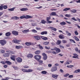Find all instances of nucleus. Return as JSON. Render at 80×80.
Returning a JSON list of instances; mask_svg holds the SVG:
<instances>
[{
    "instance_id": "obj_30",
    "label": "nucleus",
    "mask_w": 80,
    "mask_h": 80,
    "mask_svg": "<svg viewBox=\"0 0 80 80\" xmlns=\"http://www.w3.org/2000/svg\"><path fill=\"white\" fill-rule=\"evenodd\" d=\"M15 8V7H13L11 8L8 9V11H14V10Z\"/></svg>"
},
{
    "instance_id": "obj_29",
    "label": "nucleus",
    "mask_w": 80,
    "mask_h": 80,
    "mask_svg": "<svg viewBox=\"0 0 80 80\" xmlns=\"http://www.w3.org/2000/svg\"><path fill=\"white\" fill-rule=\"evenodd\" d=\"M56 51L58 53L60 52V49L59 48H56Z\"/></svg>"
},
{
    "instance_id": "obj_28",
    "label": "nucleus",
    "mask_w": 80,
    "mask_h": 80,
    "mask_svg": "<svg viewBox=\"0 0 80 80\" xmlns=\"http://www.w3.org/2000/svg\"><path fill=\"white\" fill-rule=\"evenodd\" d=\"M47 31H44V32H42L41 33V35H44L45 34V35L47 34Z\"/></svg>"
},
{
    "instance_id": "obj_56",
    "label": "nucleus",
    "mask_w": 80,
    "mask_h": 80,
    "mask_svg": "<svg viewBox=\"0 0 80 80\" xmlns=\"http://www.w3.org/2000/svg\"><path fill=\"white\" fill-rule=\"evenodd\" d=\"M3 6L1 5L0 6V10H3Z\"/></svg>"
},
{
    "instance_id": "obj_38",
    "label": "nucleus",
    "mask_w": 80,
    "mask_h": 80,
    "mask_svg": "<svg viewBox=\"0 0 80 80\" xmlns=\"http://www.w3.org/2000/svg\"><path fill=\"white\" fill-rule=\"evenodd\" d=\"M60 24L61 25H65L66 24V23L64 22H63L60 23Z\"/></svg>"
},
{
    "instance_id": "obj_49",
    "label": "nucleus",
    "mask_w": 80,
    "mask_h": 80,
    "mask_svg": "<svg viewBox=\"0 0 80 80\" xmlns=\"http://www.w3.org/2000/svg\"><path fill=\"white\" fill-rule=\"evenodd\" d=\"M74 33L75 35H78V33L77 32V31H75L74 32Z\"/></svg>"
},
{
    "instance_id": "obj_19",
    "label": "nucleus",
    "mask_w": 80,
    "mask_h": 80,
    "mask_svg": "<svg viewBox=\"0 0 80 80\" xmlns=\"http://www.w3.org/2000/svg\"><path fill=\"white\" fill-rule=\"evenodd\" d=\"M66 33L68 37H70V36L72 35V34H71L70 33H69L68 31H66Z\"/></svg>"
},
{
    "instance_id": "obj_23",
    "label": "nucleus",
    "mask_w": 80,
    "mask_h": 80,
    "mask_svg": "<svg viewBox=\"0 0 80 80\" xmlns=\"http://www.w3.org/2000/svg\"><path fill=\"white\" fill-rule=\"evenodd\" d=\"M25 45H27V46H30V45H32V43L31 42H27L25 43Z\"/></svg>"
},
{
    "instance_id": "obj_3",
    "label": "nucleus",
    "mask_w": 80,
    "mask_h": 80,
    "mask_svg": "<svg viewBox=\"0 0 80 80\" xmlns=\"http://www.w3.org/2000/svg\"><path fill=\"white\" fill-rule=\"evenodd\" d=\"M34 58L36 60L38 61L39 60L41 59V56L39 55H36L34 56Z\"/></svg>"
},
{
    "instance_id": "obj_54",
    "label": "nucleus",
    "mask_w": 80,
    "mask_h": 80,
    "mask_svg": "<svg viewBox=\"0 0 80 80\" xmlns=\"http://www.w3.org/2000/svg\"><path fill=\"white\" fill-rule=\"evenodd\" d=\"M75 39L76 40V41H79V39L76 37H74Z\"/></svg>"
},
{
    "instance_id": "obj_12",
    "label": "nucleus",
    "mask_w": 80,
    "mask_h": 80,
    "mask_svg": "<svg viewBox=\"0 0 80 80\" xmlns=\"http://www.w3.org/2000/svg\"><path fill=\"white\" fill-rule=\"evenodd\" d=\"M24 18H33L32 16H29V15H27L26 16H24Z\"/></svg>"
},
{
    "instance_id": "obj_50",
    "label": "nucleus",
    "mask_w": 80,
    "mask_h": 80,
    "mask_svg": "<svg viewBox=\"0 0 80 80\" xmlns=\"http://www.w3.org/2000/svg\"><path fill=\"white\" fill-rule=\"evenodd\" d=\"M73 77V75H70L68 76V78H72Z\"/></svg>"
},
{
    "instance_id": "obj_61",
    "label": "nucleus",
    "mask_w": 80,
    "mask_h": 80,
    "mask_svg": "<svg viewBox=\"0 0 80 80\" xmlns=\"http://www.w3.org/2000/svg\"><path fill=\"white\" fill-rule=\"evenodd\" d=\"M69 64H70V63L67 62H66L65 63H64V65H69Z\"/></svg>"
},
{
    "instance_id": "obj_26",
    "label": "nucleus",
    "mask_w": 80,
    "mask_h": 80,
    "mask_svg": "<svg viewBox=\"0 0 80 80\" xmlns=\"http://www.w3.org/2000/svg\"><path fill=\"white\" fill-rule=\"evenodd\" d=\"M43 44L44 45H48L49 44V42H44L43 43Z\"/></svg>"
},
{
    "instance_id": "obj_13",
    "label": "nucleus",
    "mask_w": 80,
    "mask_h": 80,
    "mask_svg": "<svg viewBox=\"0 0 80 80\" xmlns=\"http://www.w3.org/2000/svg\"><path fill=\"white\" fill-rule=\"evenodd\" d=\"M11 19H13V20H18V19H19V17L14 16V17H12L11 18Z\"/></svg>"
},
{
    "instance_id": "obj_52",
    "label": "nucleus",
    "mask_w": 80,
    "mask_h": 80,
    "mask_svg": "<svg viewBox=\"0 0 80 80\" xmlns=\"http://www.w3.org/2000/svg\"><path fill=\"white\" fill-rule=\"evenodd\" d=\"M41 23L43 24L45 23H46V21L44 20H42L41 21Z\"/></svg>"
},
{
    "instance_id": "obj_27",
    "label": "nucleus",
    "mask_w": 80,
    "mask_h": 80,
    "mask_svg": "<svg viewBox=\"0 0 80 80\" xmlns=\"http://www.w3.org/2000/svg\"><path fill=\"white\" fill-rule=\"evenodd\" d=\"M11 34L10 33V32H8L6 33L5 35L6 36H7V37H9V36Z\"/></svg>"
},
{
    "instance_id": "obj_7",
    "label": "nucleus",
    "mask_w": 80,
    "mask_h": 80,
    "mask_svg": "<svg viewBox=\"0 0 80 80\" xmlns=\"http://www.w3.org/2000/svg\"><path fill=\"white\" fill-rule=\"evenodd\" d=\"M73 55L74 56L72 57L73 58H77V59H78L79 58L78 57V55L75 53L73 54Z\"/></svg>"
},
{
    "instance_id": "obj_18",
    "label": "nucleus",
    "mask_w": 80,
    "mask_h": 80,
    "mask_svg": "<svg viewBox=\"0 0 80 80\" xmlns=\"http://www.w3.org/2000/svg\"><path fill=\"white\" fill-rule=\"evenodd\" d=\"M59 38H60L61 39H63V38H65L64 37V36H63L62 34H60L59 35Z\"/></svg>"
},
{
    "instance_id": "obj_47",
    "label": "nucleus",
    "mask_w": 80,
    "mask_h": 80,
    "mask_svg": "<svg viewBox=\"0 0 80 80\" xmlns=\"http://www.w3.org/2000/svg\"><path fill=\"white\" fill-rule=\"evenodd\" d=\"M38 47H39V48H40V49H43V47H42V46H41V45L40 44H39L38 45Z\"/></svg>"
},
{
    "instance_id": "obj_53",
    "label": "nucleus",
    "mask_w": 80,
    "mask_h": 80,
    "mask_svg": "<svg viewBox=\"0 0 80 80\" xmlns=\"http://www.w3.org/2000/svg\"><path fill=\"white\" fill-rule=\"evenodd\" d=\"M45 48L46 49H47L48 50H49V49H50V47H47V46H45Z\"/></svg>"
},
{
    "instance_id": "obj_62",
    "label": "nucleus",
    "mask_w": 80,
    "mask_h": 80,
    "mask_svg": "<svg viewBox=\"0 0 80 80\" xmlns=\"http://www.w3.org/2000/svg\"><path fill=\"white\" fill-rule=\"evenodd\" d=\"M72 20H74V21H77V20L76 19H75V18H71Z\"/></svg>"
},
{
    "instance_id": "obj_1",
    "label": "nucleus",
    "mask_w": 80,
    "mask_h": 80,
    "mask_svg": "<svg viewBox=\"0 0 80 80\" xmlns=\"http://www.w3.org/2000/svg\"><path fill=\"white\" fill-rule=\"evenodd\" d=\"M6 52H7V53H5L3 54V57H8L10 55H12V54H14V52L11 51H6Z\"/></svg>"
},
{
    "instance_id": "obj_5",
    "label": "nucleus",
    "mask_w": 80,
    "mask_h": 80,
    "mask_svg": "<svg viewBox=\"0 0 80 80\" xmlns=\"http://www.w3.org/2000/svg\"><path fill=\"white\" fill-rule=\"evenodd\" d=\"M52 78H53L55 79H57L58 77V75L56 74H52Z\"/></svg>"
},
{
    "instance_id": "obj_36",
    "label": "nucleus",
    "mask_w": 80,
    "mask_h": 80,
    "mask_svg": "<svg viewBox=\"0 0 80 80\" xmlns=\"http://www.w3.org/2000/svg\"><path fill=\"white\" fill-rule=\"evenodd\" d=\"M6 63H7L8 65H12V62H10L9 61H6Z\"/></svg>"
},
{
    "instance_id": "obj_11",
    "label": "nucleus",
    "mask_w": 80,
    "mask_h": 80,
    "mask_svg": "<svg viewBox=\"0 0 80 80\" xmlns=\"http://www.w3.org/2000/svg\"><path fill=\"white\" fill-rule=\"evenodd\" d=\"M57 70V67H55L54 68L52 67L51 68V71L52 72H55V71H56Z\"/></svg>"
},
{
    "instance_id": "obj_55",
    "label": "nucleus",
    "mask_w": 80,
    "mask_h": 80,
    "mask_svg": "<svg viewBox=\"0 0 80 80\" xmlns=\"http://www.w3.org/2000/svg\"><path fill=\"white\" fill-rule=\"evenodd\" d=\"M50 17H47V22L48 21H49V20H50Z\"/></svg>"
},
{
    "instance_id": "obj_22",
    "label": "nucleus",
    "mask_w": 80,
    "mask_h": 80,
    "mask_svg": "<svg viewBox=\"0 0 80 80\" xmlns=\"http://www.w3.org/2000/svg\"><path fill=\"white\" fill-rule=\"evenodd\" d=\"M21 11H26L27 10H28V8H23L20 9Z\"/></svg>"
},
{
    "instance_id": "obj_41",
    "label": "nucleus",
    "mask_w": 80,
    "mask_h": 80,
    "mask_svg": "<svg viewBox=\"0 0 80 80\" xmlns=\"http://www.w3.org/2000/svg\"><path fill=\"white\" fill-rule=\"evenodd\" d=\"M67 67L68 68H72V67H73V65H69V66H68V65L67 66Z\"/></svg>"
},
{
    "instance_id": "obj_17",
    "label": "nucleus",
    "mask_w": 80,
    "mask_h": 80,
    "mask_svg": "<svg viewBox=\"0 0 80 80\" xmlns=\"http://www.w3.org/2000/svg\"><path fill=\"white\" fill-rule=\"evenodd\" d=\"M12 42H14V43H17L18 42H20V41L17 39H14L12 40Z\"/></svg>"
},
{
    "instance_id": "obj_32",
    "label": "nucleus",
    "mask_w": 80,
    "mask_h": 80,
    "mask_svg": "<svg viewBox=\"0 0 80 80\" xmlns=\"http://www.w3.org/2000/svg\"><path fill=\"white\" fill-rule=\"evenodd\" d=\"M74 73H80V69H78V70H75L74 72Z\"/></svg>"
},
{
    "instance_id": "obj_24",
    "label": "nucleus",
    "mask_w": 80,
    "mask_h": 80,
    "mask_svg": "<svg viewBox=\"0 0 80 80\" xmlns=\"http://www.w3.org/2000/svg\"><path fill=\"white\" fill-rule=\"evenodd\" d=\"M41 37L42 39H43V40H47L48 39V38H47L44 36H41Z\"/></svg>"
},
{
    "instance_id": "obj_10",
    "label": "nucleus",
    "mask_w": 80,
    "mask_h": 80,
    "mask_svg": "<svg viewBox=\"0 0 80 80\" xmlns=\"http://www.w3.org/2000/svg\"><path fill=\"white\" fill-rule=\"evenodd\" d=\"M42 55L43 57V59L45 60H47V55L45 53H42Z\"/></svg>"
},
{
    "instance_id": "obj_35",
    "label": "nucleus",
    "mask_w": 80,
    "mask_h": 80,
    "mask_svg": "<svg viewBox=\"0 0 80 80\" xmlns=\"http://www.w3.org/2000/svg\"><path fill=\"white\" fill-rule=\"evenodd\" d=\"M40 52L39 50L37 51L36 52H35V54H36L37 55H38L39 54H40Z\"/></svg>"
},
{
    "instance_id": "obj_14",
    "label": "nucleus",
    "mask_w": 80,
    "mask_h": 80,
    "mask_svg": "<svg viewBox=\"0 0 80 80\" xmlns=\"http://www.w3.org/2000/svg\"><path fill=\"white\" fill-rule=\"evenodd\" d=\"M27 57L29 58H31L33 57V54H29L27 56Z\"/></svg>"
},
{
    "instance_id": "obj_33",
    "label": "nucleus",
    "mask_w": 80,
    "mask_h": 80,
    "mask_svg": "<svg viewBox=\"0 0 80 80\" xmlns=\"http://www.w3.org/2000/svg\"><path fill=\"white\" fill-rule=\"evenodd\" d=\"M70 12H72V13H76L77 12V10L73 9L72 10H70Z\"/></svg>"
},
{
    "instance_id": "obj_31",
    "label": "nucleus",
    "mask_w": 80,
    "mask_h": 80,
    "mask_svg": "<svg viewBox=\"0 0 80 80\" xmlns=\"http://www.w3.org/2000/svg\"><path fill=\"white\" fill-rule=\"evenodd\" d=\"M70 10V8H64V9H63V11H68V10Z\"/></svg>"
},
{
    "instance_id": "obj_37",
    "label": "nucleus",
    "mask_w": 80,
    "mask_h": 80,
    "mask_svg": "<svg viewBox=\"0 0 80 80\" xmlns=\"http://www.w3.org/2000/svg\"><path fill=\"white\" fill-rule=\"evenodd\" d=\"M0 53H5V50L3 49L0 50Z\"/></svg>"
},
{
    "instance_id": "obj_2",
    "label": "nucleus",
    "mask_w": 80,
    "mask_h": 80,
    "mask_svg": "<svg viewBox=\"0 0 80 80\" xmlns=\"http://www.w3.org/2000/svg\"><path fill=\"white\" fill-rule=\"evenodd\" d=\"M0 43L1 45H5L7 43V41L4 39L0 40Z\"/></svg>"
},
{
    "instance_id": "obj_21",
    "label": "nucleus",
    "mask_w": 80,
    "mask_h": 80,
    "mask_svg": "<svg viewBox=\"0 0 80 80\" xmlns=\"http://www.w3.org/2000/svg\"><path fill=\"white\" fill-rule=\"evenodd\" d=\"M16 48L17 49H19L20 48H23V47H22V46H16Z\"/></svg>"
},
{
    "instance_id": "obj_40",
    "label": "nucleus",
    "mask_w": 80,
    "mask_h": 80,
    "mask_svg": "<svg viewBox=\"0 0 80 80\" xmlns=\"http://www.w3.org/2000/svg\"><path fill=\"white\" fill-rule=\"evenodd\" d=\"M56 43L57 45H60L61 43V41L58 40Z\"/></svg>"
},
{
    "instance_id": "obj_64",
    "label": "nucleus",
    "mask_w": 80,
    "mask_h": 80,
    "mask_svg": "<svg viewBox=\"0 0 80 80\" xmlns=\"http://www.w3.org/2000/svg\"><path fill=\"white\" fill-rule=\"evenodd\" d=\"M36 29L37 30H41V28H36Z\"/></svg>"
},
{
    "instance_id": "obj_63",
    "label": "nucleus",
    "mask_w": 80,
    "mask_h": 80,
    "mask_svg": "<svg viewBox=\"0 0 80 80\" xmlns=\"http://www.w3.org/2000/svg\"><path fill=\"white\" fill-rule=\"evenodd\" d=\"M1 63H2V64H3V65H4L5 63H6V61L5 62H4L3 61H1Z\"/></svg>"
},
{
    "instance_id": "obj_45",
    "label": "nucleus",
    "mask_w": 80,
    "mask_h": 80,
    "mask_svg": "<svg viewBox=\"0 0 80 80\" xmlns=\"http://www.w3.org/2000/svg\"><path fill=\"white\" fill-rule=\"evenodd\" d=\"M69 40L71 42H73V43H75V41H74L73 40L70 39Z\"/></svg>"
},
{
    "instance_id": "obj_34",
    "label": "nucleus",
    "mask_w": 80,
    "mask_h": 80,
    "mask_svg": "<svg viewBox=\"0 0 80 80\" xmlns=\"http://www.w3.org/2000/svg\"><path fill=\"white\" fill-rule=\"evenodd\" d=\"M33 72V70L31 69H28L27 70V72L30 73V72Z\"/></svg>"
},
{
    "instance_id": "obj_46",
    "label": "nucleus",
    "mask_w": 80,
    "mask_h": 80,
    "mask_svg": "<svg viewBox=\"0 0 80 80\" xmlns=\"http://www.w3.org/2000/svg\"><path fill=\"white\" fill-rule=\"evenodd\" d=\"M70 74L69 73H67L66 74L64 75L63 76L64 77H68V76Z\"/></svg>"
},
{
    "instance_id": "obj_39",
    "label": "nucleus",
    "mask_w": 80,
    "mask_h": 80,
    "mask_svg": "<svg viewBox=\"0 0 80 80\" xmlns=\"http://www.w3.org/2000/svg\"><path fill=\"white\" fill-rule=\"evenodd\" d=\"M65 17H71V15L70 14H66V15H65Z\"/></svg>"
},
{
    "instance_id": "obj_44",
    "label": "nucleus",
    "mask_w": 80,
    "mask_h": 80,
    "mask_svg": "<svg viewBox=\"0 0 80 80\" xmlns=\"http://www.w3.org/2000/svg\"><path fill=\"white\" fill-rule=\"evenodd\" d=\"M3 7V8H4V9H7V8H8V7H7V5H4Z\"/></svg>"
},
{
    "instance_id": "obj_6",
    "label": "nucleus",
    "mask_w": 80,
    "mask_h": 80,
    "mask_svg": "<svg viewBox=\"0 0 80 80\" xmlns=\"http://www.w3.org/2000/svg\"><path fill=\"white\" fill-rule=\"evenodd\" d=\"M17 61L19 63H21L22 62V59L18 57L16 58Z\"/></svg>"
},
{
    "instance_id": "obj_15",
    "label": "nucleus",
    "mask_w": 80,
    "mask_h": 80,
    "mask_svg": "<svg viewBox=\"0 0 80 80\" xmlns=\"http://www.w3.org/2000/svg\"><path fill=\"white\" fill-rule=\"evenodd\" d=\"M34 38H35V39H36V40H38L40 39V37L38 36H34Z\"/></svg>"
},
{
    "instance_id": "obj_57",
    "label": "nucleus",
    "mask_w": 80,
    "mask_h": 80,
    "mask_svg": "<svg viewBox=\"0 0 80 80\" xmlns=\"http://www.w3.org/2000/svg\"><path fill=\"white\" fill-rule=\"evenodd\" d=\"M60 47V48H64V46L63 45H60L59 46Z\"/></svg>"
},
{
    "instance_id": "obj_48",
    "label": "nucleus",
    "mask_w": 80,
    "mask_h": 80,
    "mask_svg": "<svg viewBox=\"0 0 80 80\" xmlns=\"http://www.w3.org/2000/svg\"><path fill=\"white\" fill-rule=\"evenodd\" d=\"M32 32H33L34 33H37V31H36V30L35 29H33L32 30Z\"/></svg>"
},
{
    "instance_id": "obj_60",
    "label": "nucleus",
    "mask_w": 80,
    "mask_h": 80,
    "mask_svg": "<svg viewBox=\"0 0 80 80\" xmlns=\"http://www.w3.org/2000/svg\"><path fill=\"white\" fill-rule=\"evenodd\" d=\"M13 68H14V70H18V68L17 67H13Z\"/></svg>"
},
{
    "instance_id": "obj_16",
    "label": "nucleus",
    "mask_w": 80,
    "mask_h": 80,
    "mask_svg": "<svg viewBox=\"0 0 80 80\" xmlns=\"http://www.w3.org/2000/svg\"><path fill=\"white\" fill-rule=\"evenodd\" d=\"M29 30H24L22 31V32L23 33H27L28 32H29Z\"/></svg>"
},
{
    "instance_id": "obj_25",
    "label": "nucleus",
    "mask_w": 80,
    "mask_h": 80,
    "mask_svg": "<svg viewBox=\"0 0 80 80\" xmlns=\"http://www.w3.org/2000/svg\"><path fill=\"white\" fill-rule=\"evenodd\" d=\"M38 61L39 62V65H42L43 64V61L42 60H38Z\"/></svg>"
},
{
    "instance_id": "obj_9",
    "label": "nucleus",
    "mask_w": 80,
    "mask_h": 80,
    "mask_svg": "<svg viewBox=\"0 0 80 80\" xmlns=\"http://www.w3.org/2000/svg\"><path fill=\"white\" fill-rule=\"evenodd\" d=\"M50 15H52V16H57L58 17V15L56 14V12H52L50 14Z\"/></svg>"
},
{
    "instance_id": "obj_43",
    "label": "nucleus",
    "mask_w": 80,
    "mask_h": 80,
    "mask_svg": "<svg viewBox=\"0 0 80 80\" xmlns=\"http://www.w3.org/2000/svg\"><path fill=\"white\" fill-rule=\"evenodd\" d=\"M42 73V74H46L47 73V72L46 71H42V72H41Z\"/></svg>"
},
{
    "instance_id": "obj_4",
    "label": "nucleus",
    "mask_w": 80,
    "mask_h": 80,
    "mask_svg": "<svg viewBox=\"0 0 80 80\" xmlns=\"http://www.w3.org/2000/svg\"><path fill=\"white\" fill-rule=\"evenodd\" d=\"M17 57V56L15 55H12L10 57V58L12 60H13V61H15V58Z\"/></svg>"
},
{
    "instance_id": "obj_59",
    "label": "nucleus",
    "mask_w": 80,
    "mask_h": 80,
    "mask_svg": "<svg viewBox=\"0 0 80 80\" xmlns=\"http://www.w3.org/2000/svg\"><path fill=\"white\" fill-rule=\"evenodd\" d=\"M23 67L24 68H29V67L27 66H23Z\"/></svg>"
},
{
    "instance_id": "obj_42",
    "label": "nucleus",
    "mask_w": 80,
    "mask_h": 80,
    "mask_svg": "<svg viewBox=\"0 0 80 80\" xmlns=\"http://www.w3.org/2000/svg\"><path fill=\"white\" fill-rule=\"evenodd\" d=\"M22 71L23 72H27V70L25 69H22Z\"/></svg>"
},
{
    "instance_id": "obj_8",
    "label": "nucleus",
    "mask_w": 80,
    "mask_h": 80,
    "mask_svg": "<svg viewBox=\"0 0 80 80\" xmlns=\"http://www.w3.org/2000/svg\"><path fill=\"white\" fill-rule=\"evenodd\" d=\"M12 33L14 35H18V32L17 31H12Z\"/></svg>"
},
{
    "instance_id": "obj_20",
    "label": "nucleus",
    "mask_w": 80,
    "mask_h": 80,
    "mask_svg": "<svg viewBox=\"0 0 80 80\" xmlns=\"http://www.w3.org/2000/svg\"><path fill=\"white\" fill-rule=\"evenodd\" d=\"M49 28H50L52 30H53V31H55V32H56L57 31V29L55 28L52 27H50Z\"/></svg>"
},
{
    "instance_id": "obj_51",
    "label": "nucleus",
    "mask_w": 80,
    "mask_h": 80,
    "mask_svg": "<svg viewBox=\"0 0 80 80\" xmlns=\"http://www.w3.org/2000/svg\"><path fill=\"white\" fill-rule=\"evenodd\" d=\"M62 42L63 43H66L67 42V41L65 40H62Z\"/></svg>"
},
{
    "instance_id": "obj_58",
    "label": "nucleus",
    "mask_w": 80,
    "mask_h": 80,
    "mask_svg": "<svg viewBox=\"0 0 80 80\" xmlns=\"http://www.w3.org/2000/svg\"><path fill=\"white\" fill-rule=\"evenodd\" d=\"M75 51H76V52H78L79 51V50H78V49L77 48H76L75 49Z\"/></svg>"
}]
</instances>
